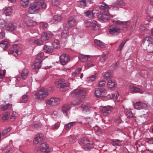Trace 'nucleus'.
Segmentation results:
<instances>
[{"label":"nucleus","mask_w":153,"mask_h":153,"mask_svg":"<svg viewBox=\"0 0 153 153\" xmlns=\"http://www.w3.org/2000/svg\"><path fill=\"white\" fill-rule=\"evenodd\" d=\"M129 89L132 93H139L141 94L143 93V91L141 89L133 85L130 86Z\"/></svg>","instance_id":"nucleus-19"},{"label":"nucleus","mask_w":153,"mask_h":153,"mask_svg":"<svg viewBox=\"0 0 153 153\" xmlns=\"http://www.w3.org/2000/svg\"><path fill=\"white\" fill-rule=\"evenodd\" d=\"M120 28L117 27H114L109 30L110 33L114 35H117L120 32Z\"/></svg>","instance_id":"nucleus-20"},{"label":"nucleus","mask_w":153,"mask_h":153,"mask_svg":"<svg viewBox=\"0 0 153 153\" xmlns=\"http://www.w3.org/2000/svg\"><path fill=\"white\" fill-rule=\"evenodd\" d=\"M31 32L32 33L34 34L33 35V36H37L39 35L38 31L36 30H35L34 28H33V30H31Z\"/></svg>","instance_id":"nucleus-60"},{"label":"nucleus","mask_w":153,"mask_h":153,"mask_svg":"<svg viewBox=\"0 0 153 153\" xmlns=\"http://www.w3.org/2000/svg\"><path fill=\"white\" fill-rule=\"evenodd\" d=\"M43 48L44 52L46 53H51L53 51L52 47L50 46L45 45L44 46Z\"/></svg>","instance_id":"nucleus-36"},{"label":"nucleus","mask_w":153,"mask_h":153,"mask_svg":"<svg viewBox=\"0 0 153 153\" xmlns=\"http://www.w3.org/2000/svg\"><path fill=\"white\" fill-rule=\"evenodd\" d=\"M84 22L86 27H89L92 26L93 27V29L94 30H97L99 28V25L97 24L96 21L88 19L85 20Z\"/></svg>","instance_id":"nucleus-8"},{"label":"nucleus","mask_w":153,"mask_h":153,"mask_svg":"<svg viewBox=\"0 0 153 153\" xmlns=\"http://www.w3.org/2000/svg\"><path fill=\"white\" fill-rule=\"evenodd\" d=\"M44 56L43 52H40L37 55L35 61L32 66V68L33 69H39L41 68L42 66L41 59Z\"/></svg>","instance_id":"nucleus-4"},{"label":"nucleus","mask_w":153,"mask_h":153,"mask_svg":"<svg viewBox=\"0 0 153 153\" xmlns=\"http://www.w3.org/2000/svg\"><path fill=\"white\" fill-rule=\"evenodd\" d=\"M99 7L101 13L108 12V11L110 9L109 6L105 3L102 4Z\"/></svg>","instance_id":"nucleus-16"},{"label":"nucleus","mask_w":153,"mask_h":153,"mask_svg":"<svg viewBox=\"0 0 153 153\" xmlns=\"http://www.w3.org/2000/svg\"><path fill=\"white\" fill-rule=\"evenodd\" d=\"M42 135L38 134V135L35 137L33 141L34 143L37 144L40 142L42 140Z\"/></svg>","instance_id":"nucleus-33"},{"label":"nucleus","mask_w":153,"mask_h":153,"mask_svg":"<svg viewBox=\"0 0 153 153\" xmlns=\"http://www.w3.org/2000/svg\"><path fill=\"white\" fill-rule=\"evenodd\" d=\"M86 92L84 90L80 88L74 90L71 92V95L73 97H84Z\"/></svg>","instance_id":"nucleus-6"},{"label":"nucleus","mask_w":153,"mask_h":153,"mask_svg":"<svg viewBox=\"0 0 153 153\" xmlns=\"http://www.w3.org/2000/svg\"><path fill=\"white\" fill-rule=\"evenodd\" d=\"M92 120V119L90 117H87L83 120V121H85L84 123L85 124H90Z\"/></svg>","instance_id":"nucleus-63"},{"label":"nucleus","mask_w":153,"mask_h":153,"mask_svg":"<svg viewBox=\"0 0 153 153\" xmlns=\"http://www.w3.org/2000/svg\"><path fill=\"white\" fill-rule=\"evenodd\" d=\"M144 45H148L146 46V50L148 52L153 53V39L151 36H147L143 40Z\"/></svg>","instance_id":"nucleus-1"},{"label":"nucleus","mask_w":153,"mask_h":153,"mask_svg":"<svg viewBox=\"0 0 153 153\" xmlns=\"http://www.w3.org/2000/svg\"><path fill=\"white\" fill-rule=\"evenodd\" d=\"M108 53L103 54L100 59V61L102 62L105 61L107 58Z\"/></svg>","instance_id":"nucleus-54"},{"label":"nucleus","mask_w":153,"mask_h":153,"mask_svg":"<svg viewBox=\"0 0 153 153\" xmlns=\"http://www.w3.org/2000/svg\"><path fill=\"white\" fill-rule=\"evenodd\" d=\"M49 94L46 89L41 88L35 94V98L36 101L43 100Z\"/></svg>","instance_id":"nucleus-3"},{"label":"nucleus","mask_w":153,"mask_h":153,"mask_svg":"<svg viewBox=\"0 0 153 153\" xmlns=\"http://www.w3.org/2000/svg\"><path fill=\"white\" fill-rule=\"evenodd\" d=\"M62 17L61 16L56 15L54 16L53 18L51 19V22L54 23V22H59L62 19Z\"/></svg>","instance_id":"nucleus-37"},{"label":"nucleus","mask_w":153,"mask_h":153,"mask_svg":"<svg viewBox=\"0 0 153 153\" xmlns=\"http://www.w3.org/2000/svg\"><path fill=\"white\" fill-rule=\"evenodd\" d=\"M51 2L53 5L57 6L60 3L59 0H51Z\"/></svg>","instance_id":"nucleus-51"},{"label":"nucleus","mask_w":153,"mask_h":153,"mask_svg":"<svg viewBox=\"0 0 153 153\" xmlns=\"http://www.w3.org/2000/svg\"><path fill=\"white\" fill-rule=\"evenodd\" d=\"M130 23L128 22H123V23L121 25L123 26V28H127L130 25Z\"/></svg>","instance_id":"nucleus-57"},{"label":"nucleus","mask_w":153,"mask_h":153,"mask_svg":"<svg viewBox=\"0 0 153 153\" xmlns=\"http://www.w3.org/2000/svg\"><path fill=\"white\" fill-rule=\"evenodd\" d=\"M106 94V90L104 88H98L95 90L94 95L97 98L105 96Z\"/></svg>","instance_id":"nucleus-10"},{"label":"nucleus","mask_w":153,"mask_h":153,"mask_svg":"<svg viewBox=\"0 0 153 153\" xmlns=\"http://www.w3.org/2000/svg\"><path fill=\"white\" fill-rule=\"evenodd\" d=\"M121 141L119 140H113L111 142L112 145L115 147L116 146H120L121 145Z\"/></svg>","instance_id":"nucleus-42"},{"label":"nucleus","mask_w":153,"mask_h":153,"mask_svg":"<svg viewBox=\"0 0 153 153\" xmlns=\"http://www.w3.org/2000/svg\"><path fill=\"white\" fill-rule=\"evenodd\" d=\"M13 49L8 51V53L9 54H13L15 56H17L21 54V52L20 51L18 50V45L17 44H14L13 45Z\"/></svg>","instance_id":"nucleus-11"},{"label":"nucleus","mask_w":153,"mask_h":153,"mask_svg":"<svg viewBox=\"0 0 153 153\" xmlns=\"http://www.w3.org/2000/svg\"><path fill=\"white\" fill-rule=\"evenodd\" d=\"M38 4L42 7L44 9H45L46 7V4L44 3V0H38L37 2Z\"/></svg>","instance_id":"nucleus-43"},{"label":"nucleus","mask_w":153,"mask_h":153,"mask_svg":"<svg viewBox=\"0 0 153 153\" xmlns=\"http://www.w3.org/2000/svg\"><path fill=\"white\" fill-rule=\"evenodd\" d=\"M82 101V99L81 98H79L72 101L71 104L72 105H77L80 104Z\"/></svg>","instance_id":"nucleus-38"},{"label":"nucleus","mask_w":153,"mask_h":153,"mask_svg":"<svg viewBox=\"0 0 153 153\" xmlns=\"http://www.w3.org/2000/svg\"><path fill=\"white\" fill-rule=\"evenodd\" d=\"M28 100V97L27 95L26 94H25L22 96L20 101L21 102H27Z\"/></svg>","instance_id":"nucleus-45"},{"label":"nucleus","mask_w":153,"mask_h":153,"mask_svg":"<svg viewBox=\"0 0 153 153\" xmlns=\"http://www.w3.org/2000/svg\"><path fill=\"white\" fill-rule=\"evenodd\" d=\"M6 74V70H0V79H2L5 76Z\"/></svg>","instance_id":"nucleus-58"},{"label":"nucleus","mask_w":153,"mask_h":153,"mask_svg":"<svg viewBox=\"0 0 153 153\" xmlns=\"http://www.w3.org/2000/svg\"><path fill=\"white\" fill-rule=\"evenodd\" d=\"M91 3V1L89 0H81L80 2V6L81 7L85 8Z\"/></svg>","instance_id":"nucleus-24"},{"label":"nucleus","mask_w":153,"mask_h":153,"mask_svg":"<svg viewBox=\"0 0 153 153\" xmlns=\"http://www.w3.org/2000/svg\"><path fill=\"white\" fill-rule=\"evenodd\" d=\"M81 108L82 111L84 113H89L91 111V109L87 105L83 104L81 105Z\"/></svg>","instance_id":"nucleus-26"},{"label":"nucleus","mask_w":153,"mask_h":153,"mask_svg":"<svg viewBox=\"0 0 153 153\" xmlns=\"http://www.w3.org/2000/svg\"><path fill=\"white\" fill-rule=\"evenodd\" d=\"M55 84L56 87L60 88L62 90H63V89H66V88L69 87L70 86L69 83H65L61 79H56Z\"/></svg>","instance_id":"nucleus-7"},{"label":"nucleus","mask_w":153,"mask_h":153,"mask_svg":"<svg viewBox=\"0 0 153 153\" xmlns=\"http://www.w3.org/2000/svg\"><path fill=\"white\" fill-rule=\"evenodd\" d=\"M81 70V69L80 68L77 69L72 74V75L74 77L78 76V75L80 74Z\"/></svg>","instance_id":"nucleus-46"},{"label":"nucleus","mask_w":153,"mask_h":153,"mask_svg":"<svg viewBox=\"0 0 153 153\" xmlns=\"http://www.w3.org/2000/svg\"><path fill=\"white\" fill-rule=\"evenodd\" d=\"M79 143L82 146V148L85 151L89 150L93 147L92 143L86 137H82L79 141Z\"/></svg>","instance_id":"nucleus-2"},{"label":"nucleus","mask_w":153,"mask_h":153,"mask_svg":"<svg viewBox=\"0 0 153 153\" xmlns=\"http://www.w3.org/2000/svg\"><path fill=\"white\" fill-rule=\"evenodd\" d=\"M17 27L16 24L10 23L8 24L7 28V30L11 31L16 30Z\"/></svg>","instance_id":"nucleus-25"},{"label":"nucleus","mask_w":153,"mask_h":153,"mask_svg":"<svg viewBox=\"0 0 153 153\" xmlns=\"http://www.w3.org/2000/svg\"><path fill=\"white\" fill-rule=\"evenodd\" d=\"M12 128L10 127H8L7 128L4 129L2 133V135L4 136L7 134L11 129Z\"/></svg>","instance_id":"nucleus-48"},{"label":"nucleus","mask_w":153,"mask_h":153,"mask_svg":"<svg viewBox=\"0 0 153 153\" xmlns=\"http://www.w3.org/2000/svg\"><path fill=\"white\" fill-rule=\"evenodd\" d=\"M147 107V105L145 103L139 102H136L134 105L135 109H145Z\"/></svg>","instance_id":"nucleus-17"},{"label":"nucleus","mask_w":153,"mask_h":153,"mask_svg":"<svg viewBox=\"0 0 153 153\" xmlns=\"http://www.w3.org/2000/svg\"><path fill=\"white\" fill-rule=\"evenodd\" d=\"M95 65V62L92 60L89 61L85 65L86 68H89L90 67L94 66Z\"/></svg>","instance_id":"nucleus-31"},{"label":"nucleus","mask_w":153,"mask_h":153,"mask_svg":"<svg viewBox=\"0 0 153 153\" xmlns=\"http://www.w3.org/2000/svg\"><path fill=\"white\" fill-rule=\"evenodd\" d=\"M126 42V41H125L124 42H122L121 43L120 45L119 46V48L117 49V51H121L122 48H123V47L124 46V45L125 43Z\"/></svg>","instance_id":"nucleus-64"},{"label":"nucleus","mask_w":153,"mask_h":153,"mask_svg":"<svg viewBox=\"0 0 153 153\" xmlns=\"http://www.w3.org/2000/svg\"><path fill=\"white\" fill-rule=\"evenodd\" d=\"M35 43L38 45H41L43 44L42 40H40L39 39H38L35 40Z\"/></svg>","instance_id":"nucleus-61"},{"label":"nucleus","mask_w":153,"mask_h":153,"mask_svg":"<svg viewBox=\"0 0 153 153\" xmlns=\"http://www.w3.org/2000/svg\"><path fill=\"white\" fill-rule=\"evenodd\" d=\"M6 27L7 26L5 21L2 19H0V28L1 29L4 30Z\"/></svg>","instance_id":"nucleus-32"},{"label":"nucleus","mask_w":153,"mask_h":153,"mask_svg":"<svg viewBox=\"0 0 153 153\" xmlns=\"http://www.w3.org/2000/svg\"><path fill=\"white\" fill-rule=\"evenodd\" d=\"M101 110L104 115H106L111 113L112 111L113 107L111 106H101Z\"/></svg>","instance_id":"nucleus-14"},{"label":"nucleus","mask_w":153,"mask_h":153,"mask_svg":"<svg viewBox=\"0 0 153 153\" xmlns=\"http://www.w3.org/2000/svg\"><path fill=\"white\" fill-rule=\"evenodd\" d=\"M9 45V42L6 41L2 40L0 43V46L2 47L4 50Z\"/></svg>","instance_id":"nucleus-29"},{"label":"nucleus","mask_w":153,"mask_h":153,"mask_svg":"<svg viewBox=\"0 0 153 153\" xmlns=\"http://www.w3.org/2000/svg\"><path fill=\"white\" fill-rule=\"evenodd\" d=\"M39 11V7L35 4H30L28 9V12L31 14L38 13Z\"/></svg>","instance_id":"nucleus-12"},{"label":"nucleus","mask_w":153,"mask_h":153,"mask_svg":"<svg viewBox=\"0 0 153 153\" xmlns=\"http://www.w3.org/2000/svg\"><path fill=\"white\" fill-rule=\"evenodd\" d=\"M60 101V98L52 97L51 98L47 99L45 100V103L47 106L50 107L57 105L59 103Z\"/></svg>","instance_id":"nucleus-5"},{"label":"nucleus","mask_w":153,"mask_h":153,"mask_svg":"<svg viewBox=\"0 0 153 153\" xmlns=\"http://www.w3.org/2000/svg\"><path fill=\"white\" fill-rule=\"evenodd\" d=\"M113 22L114 24L117 25H121L123 23V22L119 20H117L116 19H114L113 20Z\"/></svg>","instance_id":"nucleus-49"},{"label":"nucleus","mask_w":153,"mask_h":153,"mask_svg":"<svg viewBox=\"0 0 153 153\" xmlns=\"http://www.w3.org/2000/svg\"><path fill=\"white\" fill-rule=\"evenodd\" d=\"M60 125V123L57 122L56 123L52 126L51 127V128L53 129H57L59 127Z\"/></svg>","instance_id":"nucleus-53"},{"label":"nucleus","mask_w":153,"mask_h":153,"mask_svg":"<svg viewBox=\"0 0 153 153\" xmlns=\"http://www.w3.org/2000/svg\"><path fill=\"white\" fill-rule=\"evenodd\" d=\"M85 13L89 17H92L94 16L92 11H88L85 12Z\"/></svg>","instance_id":"nucleus-55"},{"label":"nucleus","mask_w":153,"mask_h":153,"mask_svg":"<svg viewBox=\"0 0 153 153\" xmlns=\"http://www.w3.org/2000/svg\"><path fill=\"white\" fill-rule=\"evenodd\" d=\"M90 58V56L88 55H81L79 57L80 60L82 62H86Z\"/></svg>","instance_id":"nucleus-34"},{"label":"nucleus","mask_w":153,"mask_h":153,"mask_svg":"<svg viewBox=\"0 0 153 153\" xmlns=\"http://www.w3.org/2000/svg\"><path fill=\"white\" fill-rule=\"evenodd\" d=\"M12 107V105L7 104L6 105H1V108L3 111H5L7 109H10Z\"/></svg>","instance_id":"nucleus-40"},{"label":"nucleus","mask_w":153,"mask_h":153,"mask_svg":"<svg viewBox=\"0 0 153 153\" xmlns=\"http://www.w3.org/2000/svg\"><path fill=\"white\" fill-rule=\"evenodd\" d=\"M111 73L109 72H107L105 73L103 77L105 79H107L109 78H110L111 76Z\"/></svg>","instance_id":"nucleus-52"},{"label":"nucleus","mask_w":153,"mask_h":153,"mask_svg":"<svg viewBox=\"0 0 153 153\" xmlns=\"http://www.w3.org/2000/svg\"><path fill=\"white\" fill-rule=\"evenodd\" d=\"M9 115L8 114H4L2 117V120L3 121H6L8 119Z\"/></svg>","instance_id":"nucleus-59"},{"label":"nucleus","mask_w":153,"mask_h":153,"mask_svg":"<svg viewBox=\"0 0 153 153\" xmlns=\"http://www.w3.org/2000/svg\"><path fill=\"white\" fill-rule=\"evenodd\" d=\"M105 80H102L99 82L98 84V86L100 87L104 86L105 84Z\"/></svg>","instance_id":"nucleus-62"},{"label":"nucleus","mask_w":153,"mask_h":153,"mask_svg":"<svg viewBox=\"0 0 153 153\" xmlns=\"http://www.w3.org/2000/svg\"><path fill=\"white\" fill-rule=\"evenodd\" d=\"M102 14L100 18V19L103 22H105L110 18L111 16L108 12L101 13Z\"/></svg>","instance_id":"nucleus-21"},{"label":"nucleus","mask_w":153,"mask_h":153,"mask_svg":"<svg viewBox=\"0 0 153 153\" xmlns=\"http://www.w3.org/2000/svg\"><path fill=\"white\" fill-rule=\"evenodd\" d=\"M53 34L50 32H44L41 35V39L43 41H45L48 39L50 37L53 36Z\"/></svg>","instance_id":"nucleus-18"},{"label":"nucleus","mask_w":153,"mask_h":153,"mask_svg":"<svg viewBox=\"0 0 153 153\" xmlns=\"http://www.w3.org/2000/svg\"><path fill=\"white\" fill-rule=\"evenodd\" d=\"M39 150L45 153H49L50 152L49 146L46 143L41 144L39 148L36 147L35 149V151L36 152Z\"/></svg>","instance_id":"nucleus-9"},{"label":"nucleus","mask_w":153,"mask_h":153,"mask_svg":"<svg viewBox=\"0 0 153 153\" xmlns=\"http://www.w3.org/2000/svg\"><path fill=\"white\" fill-rule=\"evenodd\" d=\"M116 85L115 82L111 80H109L107 83L108 88L111 89L115 88Z\"/></svg>","instance_id":"nucleus-27"},{"label":"nucleus","mask_w":153,"mask_h":153,"mask_svg":"<svg viewBox=\"0 0 153 153\" xmlns=\"http://www.w3.org/2000/svg\"><path fill=\"white\" fill-rule=\"evenodd\" d=\"M70 61L69 56L66 54H64L60 57V61L62 65H65Z\"/></svg>","instance_id":"nucleus-15"},{"label":"nucleus","mask_w":153,"mask_h":153,"mask_svg":"<svg viewBox=\"0 0 153 153\" xmlns=\"http://www.w3.org/2000/svg\"><path fill=\"white\" fill-rule=\"evenodd\" d=\"M30 0H21V4L24 7H27L29 4Z\"/></svg>","instance_id":"nucleus-39"},{"label":"nucleus","mask_w":153,"mask_h":153,"mask_svg":"<svg viewBox=\"0 0 153 153\" xmlns=\"http://www.w3.org/2000/svg\"><path fill=\"white\" fill-rule=\"evenodd\" d=\"M70 109V107L69 105L65 104L62 107V112L65 116H67L68 112Z\"/></svg>","instance_id":"nucleus-23"},{"label":"nucleus","mask_w":153,"mask_h":153,"mask_svg":"<svg viewBox=\"0 0 153 153\" xmlns=\"http://www.w3.org/2000/svg\"><path fill=\"white\" fill-rule=\"evenodd\" d=\"M126 115L128 117L131 118L133 117V114L131 110H128L126 113Z\"/></svg>","instance_id":"nucleus-56"},{"label":"nucleus","mask_w":153,"mask_h":153,"mask_svg":"<svg viewBox=\"0 0 153 153\" xmlns=\"http://www.w3.org/2000/svg\"><path fill=\"white\" fill-rule=\"evenodd\" d=\"M94 43L96 45L100 46L102 48H104L105 47V45L100 40L95 39Z\"/></svg>","instance_id":"nucleus-35"},{"label":"nucleus","mask_w":153,"mask_h":153,"mask_svg":"<svg viewBox=\"0 0 153 153\" xmlns=\"http://www.w3.org/2000/svg\"><path fill=\"white\" fill-rule=\"evenodd\" d=\"M68 33L69 32L63 31L61 35V38L62 39H66L68 37L69 35Z\"/></svg>","instance_id":"nucleus-47"},{"label":"nucleus","mask_w":153,"mask_h":153,"mask_svg":"<svg viewBox=\"0 0 153 153\" xmlns=\"http://www.w3.org/2000/svg\"><path fill=\"white\" fill-rule=\"evenodd\" d=\"M67 24L70 27H72L76 25V21L74 17H69L67 19Z\"/></svg>","instance_id":"nucleus-22"},{"label":"nucleus","mask_w":153,"mask_h":153,"mask_svg":"<svg viewBox=\"0 0 153 153\" xmlns=\"http://www.w3.org/2000/svg\"><path fill=\"white\" fill-rule=\"evenodd\" d=\"M75 122H71L68 123L66 124L65 126V129L67 130L69 129L71 127L73 126L75 124Z\"/></svg>","instance_id":"nucleus-50"},{"label":"nucleus","mask_w":153,"mask_h":153,"mask_svg":"<svg viewBox=\"0 0 153 153\" xmlns=\"http://www.w3.org/2000/svg\"><path fill=\"white\" fill-rule=\"evenodd\" d=\"M53 47L55 49H57L60 48L59 42L58 40H55L52 43Z\"/></svg>","instance_id":"nucleus-41"},{"label":"nucleus","mask_w":153,"mask_h":153,"mask_svg":"<svg viewBox=\"0 0 153 153\" xmlns=\"http://www.w3.org/2000/svg\"><path fill=\"white\" fill-rule=\"evenodd\" d=\"M13 10L11 7H8L4 10V13L6 16H10L12 14Z\"/></svg>","instance_id":"nucleus-28"},{"label":"nucleus","mask_w":153,"mask_h":153,"mask_svg":"<svg viewBox=\"0 0 153 153\" xmlns=\"http://www.w3.org/2000/svg\"><path fill=\"white\" fill-rule=\"evenodd\" d=\"M28 71L27 69H24L22 71L21 76L23 79H25L27 77L28 75Z\"/></svg>","instance_id":"nucleus-30"},{"label":"nucleus","mask_w":153,"mask_h":153,"mask_svg":"<svg viewBox=\"0 0 153 153\" xmlns=\"http://www.w3.org/2000/svg\"><path fill=\"white\" fill-rule=\"evenodd\" d=\"M96 74H95L88 77L86 81L88 82H91L94 80L96 79Z\"/></svg>","instance_id":"nucleus-44"},{"label":"nucleus","mask_w":153,"mask_h":153,"mask_svg":"<svg viewBox=\"0 0 153 153\" xmlns=\"http://www.w3.org/2000/svg\"><path fill=\"white\" fill-rule=\"evenodd\" d=\"M117 2H114L110 6V9L114 10H118V6L123 5L125 4L124 3L122 0H117Z\"/></svg>","instance_id":"nucleus-13"}]
</instances>
